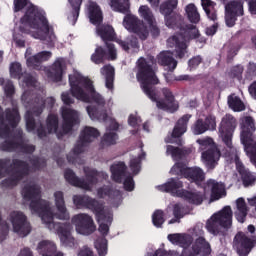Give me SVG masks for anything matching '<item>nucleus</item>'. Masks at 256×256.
I'll return each mask as SVG.
<instances>
[{
  "label": "nucleus",
  "mask_w": 256,
  "mask_h": 256,
  "mask_svg": "<svg viewBox=\"0 0 256 256\" xmlns=\"http://www.w3.org/2000/svg\"><path fill=\"white\" fill-rule=\"evenodd\" d=\"M199 235L200 237H198L195 240V243L192 245V251L194 255H199L202 249L206 251L211 249V245H209V242H207L205 237H203V235H205V232L203 230H199Z\"/></svg>",
  "instance_id": "37998d69"
},
{
  "label": "nucleus",
  "mask_w": 256,
  "mask_h": 256,
  "mask_svg": "<svg viewBox=\"0 0 256 256\" xmlns=\"http://www.w3.org/2000/svg\"><path fill=\"white\" fill-rule=\"evenodd\" d=\"M143 157H145V154H141L138 157L130 160L129 167L134 175H138L139 171H141V159H143Z\"/></svg>",
  "instance_id": "052dcab7"
},
{
  "label": "nucleus",
  "mask_w": 256,
  "mask_h": 256,
  "mask_svg": "<svg viewBox=\"0 0 256 256\" xmlns=\"http://www.w3.org/2000/svg\"><path fill=\"white\" fill-rule=\"evenodd\" d=\"M46 129L49 134L57 133V129H59V116L56 114H49L46 119Z\"/></svg>",
  "instance_id": "3c124183"
},
{
  "label": "nucleus",
  "mask_w": 256,
  "mask_h": 256,
  "mask_svg": "<svg viewBox=\"0 0 256 256\" xmlns=\"http://www.w3.org/2000/svg\"><path fill=\"white\" fill-rule=\"evenodd\" d=\"M189 167L183 162H177L174 164V166L171 168L170 173L171 175H177L178 177H185L187 176V171Z\"/></svg>",
  "instance_id": "5fc2aeb1"
},
{
  "label": "nucleus",
  "mask_w": 256,
  "mask_h": 256,
  "mask_svg": "<svg viewBox=\"0 0 256 256\" xmlns=\"http://www.w3.org/2000/svg\"><path fill=\"white\" fill-rule=\"evenodd\" d=\"M118 45L123 49V51H126L129 53V50L132 49H139V40L135 36H131L128 38L127 41L125 40H117Z\"/></svg>",
  "instance_id": "8fccbe9b"
},
{
  "label": "nucleus",
  "mask_w": 256,
  "mask_h": 256,
  "mask_svg": "<svg viewBox=\"0 0 256 256\" xmlns=\"http://www.w3.org/2000/svg\"><path fill=\"white\" fill-rule=\"evenodd\" d=\"M110 6L113 11L126 15V13H129L131 4L129 3V0H111Z\"/></svg>",
  "instance_id": "de8ad7c7"
},
{
  "label": "nucleus",
  "mask_w": 256,
  "mask_h": 256,
  "mask_svg": "<svg viewBox=\"0 0 256 256\" xmlns=\"http://www.w3.org/2000/svg\"><path fill=\"white\" fill-rule=\"evenodd\" d=\"M203 10L210 21H217V10H215V2L211 0H201Z\"/></svg>",
  "instance_id": "a18cd8bd"
},
{
  "label": "nucleus",
  "mask_w": 256,
  "mask_h": 256,
  "mask_svg": "<svg viewBox=\"0 0 256 256\" xmlns=\"http://www.w3.org/2000/svg\"><path fill=\"white\" fill-rule=\"evenodd\" d=\"M201 159L207 169H215L221 159V151L216 145H212L202 152Z\"/></svg>",
  "instance_id": "412c9836"
},
{
  "label": "nucleus",
  "mask_w": 256,
  "mask_h": 256,
  "mask_svg": "<svg viewBox=\"0 0 256 256\" xmlns=\"http://www.w3.org/2000/svg\"><path fill=\"white\" fill-rule=\"evenodd\" d=\"M70 91L72 97L89 103L92 99L95 105L86 107V111L92 121H107V110H105V98L95 91L93 81L81 75H69ZM90 95V96H89Z\"/></svg>",
  "instance_id": "20e7f679"
},
{
  "label": "nucleus",
  "mask_w": 256,
  "mask_h": 256,
  "mask_svg": "<svg viewBox=\"0 0 256 256\" xmlns=\"http://www.w3.org/2000/svg\"><path fill=\"white\" fill-rule=\"evenodd\" d=\"M117 139H119V135L116 132L105 133L102 137L101 145L103 147H111V145H117Z\"/></svg>",
  "instance_id": "6e6d98bb"
},
{
  "label": "nucleus",
  "mask_w": 256,
  "mask_h": 256,
  "mask_svg": "<svg viewBox=\"0 0 256 256\" xmlns=\"http://www.w3.org/2000/svg\"><path fill=\"white\" fill-rule=\"evenodd\" d=\"M158 65L162 67H168L169 71H175L177 69V60L173 58V55L169 52H161L157 56Z\"/></svg>",
  "instance_id": "f704fd0d"
},
{
  "label": "nucleus",
  "mask_w": 256,
  "mask_h": 256,
  "mask_svg": "<svg viewBox=\"0 0 256 256\" xmlns=\"http://www.w3.org/2000/svg\"><path fill=\"white\" fill-rule=\"evenodd\" d=\"M225 11L243 17L245 15V0H232L225 5Z\"/></svg>",
  "instance_id": "e433bc0d"
},
{
  "label": "nucleus",
  "mask_w": 256,
  "mask_h": 256,
  "mask_svg": "<svg viewBox=\"0 0 256 256\" xmlns=\"http://www.w3.org/2000/svg\"><path fill=\"white\" fill-rule=\"evenodd\" d=\"M256 245V235L249 237L245 232H238L233 239V247L238 256H249Z\"/></svg>",
  "instance_id": "f8f14e48"
},
{
  "label": "nucleus",
  "mask_w": 256,
  "mask_h": 256,
  "mask_svg": "<svg viewBox=\"0 0 256 256\" xmlns=\"http://www.w3.org/2000/svg\"><path fill=\"white\" fill-rule=\"evenodd\" d=\"M155 65V57L151 56L149 59L140 57L137 60L136 79L140 82V87L148 96V99L156 103V107L167 113H176L179 111V102L175 99L173 91L169 88H162V95L164 99H157V87L159 85V78L153 69Z\"/></svg>",
  "instance_id": "f03ea898"
},
{
  "label": "nucleus",
  "mask_w": 256,
  "mask_h": 256,
  "mask_svg": "<svg viewBox=\"0 0 256 256\" xmlns=\"http://www.w3.org/2000/svg\"><path fill=\"white\" fill-rule=\"evenodd\" d=\"M237 129V119L231 114H226L220 123L219 133L224 145L231 153H237V149L233 146V133Z\"/></svg>",
  "instance_id": "9b49d317"
},
{
  "label": "nucleus",
  "mask_w": 256,
  "mask_h": 256,
  "mask_svg": "<svg viewBox=\"0 0 256 256\" xmlns=\"http://www.w3.org/2000/svg\"><path fill=\"white\" fill-rule=\"evenodd\" d=\"M180 199H183L190 205H203V201H205V194L200 191H189L185 189H181L179 192Z\"/></svg>",
  "instance_id": "393cba45"
},
{
  "label": "nucleus",
  "mask_w": 256,
  "mask_h": 256,
  "mask_svg": "<svg viewBox=\"0 0 256 256\" xmlns=\"http://www.w3.org/2000/svg\"><path fill=\"white\" fill-rule=\"evenodd\" d=\"M228 105L232 111H245V104L238 96H229Z\"/></svg>",
  "instance_id": "864d4df0"
},
{
  "label": "nucleus",
  "mask_w": 256,
  "mask_h": 256,
  "mask_svg": "<svg viewBox=\"0 0 256 256\" xmlns=\"http://www.w3.org/2000/svg\"><path fill=\"white\" fill-rule=\"evenodd\" d=\"M37 250L42 256H63V253L57 252V245L49 240H42L39 242Z\"/></svg>",
  "instance_id": "cd10ccee"
},
{
  "label": "nucleus",
  "mask_w": 256,
  "mask_h": 256,
  "mask_svg": "<svg viewBox=\"0 0 256 256\" xmlns=\"http://www.w3.org/2000/svg\"><path fill=\"white\" fill-rule=\"evenodd\" d=\"M100 73L105 77L106 88L112 90L115 83V68L111 65H105L100 69Z\"/></svg>",
  "instance_id": "a19ab883"
},
{
  "label": "nucleus",
  "mask_w": 256,
  "mask_h": 256,
  "mask_svg": "<svg viewBox=\"0 0 256 256\" xmlns=\"http://www.w3.org/2000/svg\"><path fill=\"white\" fill-rule=\"evenodd\" d=\"M185 179L190 183H195L197 187H201V184L205 181V172L200 167H188Z\"/></svg>",
  "instance_id": "c85d7f7f"
},
{
  "label": "nucleus",
  "mask_w": 256,
  "mask_h": 256,
  "mask_svg": "<svg viewBox=\"0 0 256 256\" xmlns=\"http://www.w3.org/2000/svg\"><path fill=\"white\" fill-rule=\"evenodd\" d=\"M217 129V119L213 115H208L204 120L199 118L192 127L194 135H203L207 131H215Z\"/></svg>",
  "instance_id": "aec40b11"
},
{
  "label": "nucleus",
  "mask_w": 256,
  "mask_h": 256,
  "mask_svg": "<svg viewBox=\"0 0 256 256\" xmlns=\"http://www.w3.org/2000/svg\"><path fill=\"white\" fill-rule=\"evenodd\" d=\"M29 161L33 169L36 171H41V169H45V167H47V160L43 158H30Z\"/></svg>",
  "instance_id": "338daca9"
},
{
  "label": "nucleus",
  "mask_w": 256,
  "mask_h": 256,
  "mask_svg": "<svg viewBox=\"0 0 256 256\" xmlns=\"http://www.w3.org/2000/svg\"><path fill=\"white\" fill-rule=\"evenodd\" d=\"M32 29H41L45 35H49L51 26H49V21L39 9L35 5L30 4L24 16L20 19L19 31L20 33L31 35Z\"/></svg>",
  "instance_id": "0eeeda50"
},
{
  "label": "nucleus",
  "mask_w": 256,
  "mask_h": 256,
  "mask_svg": "<svg viewBox=\"0 0 256 256\" xmlns=\"http://www.w3.org/2000/svg\"><path fill=\"white\" fill-rule=\"evenodd\" d=\"M100 135L101 133H99V130L96 128L85 126L80 133L77 144L74 146L72 152L67 155V161L69 163H75L77 157H79V155L83 153L85 147H87V144L91 143L94 139H97Z\"/></svg>",
  "instance_id": "9d476101"
},
{
  "label": "nucleus",
  "mask_w": 256,
  "mask_h": 256,
  "mask_svg": "<svg viewBox=\"0 0 256 256\" xmlns=\"http://www.w3.org/2000/svg\"><path fill=\"white\" fill-rule=\"evenodd\" d=\"M191 210L189 209V206H185L183 204H175L173 207V216L175 219H183L185 215H189Z\"/></svg>",
  "instance_id": "4d7b16f0"
},
{
  "label": "nucleus",
  "mask_w": 256,
  "mask_h": 256,
  "mask_svg": "<svg viewBox=\"0 0 256 256\" xmlns=\"http://www.w3.org/2000/svg\"><path fill=\"white\" fill-rule=\"evenodd\" d=\"M97 223H99L98 231H100L103 237H107L109 235V227H111V223H113V212H112L111 222L107 220H100V221H97Z\"/></svg>",
  "instance_id": "69168bd1"
},
{
  "label": "nucleus",
  "mask_w": 256,
  "mask_h": 256,
  "mask_svg": "<svg viewBox=\"0 0 256 256\" xmlns=\"http://www.w3.org/2000/svg\"><path fill=\"white\" fill-rule=\"evenodd\" d=\"M165 25L168 26L169 29H174V31H180L181 27H183L185 20L183 16L178 13H173L168 16H164Z\"/></svg>",
  "instance_id": "c9c22d12"
},
{
  "label": "nucleus",
  "mask_w": 256,
  "mask_h": 256,
  "mask_svg": "<svg viewBox=\"0 0 256 256\" xmlns=\"http://www.w3.org/2000/svg\"><path fill=\"white\" fill-rule=\"evenodd\" d=\"M8 235H9V224L7 223V221L3 220V217L1 216V211H0V243H2V241H5Z\"/></svg>",
  "instance_id": "e2e57ef3"
},
{
  "label": "nucleus",
  "mask_w": 256,
  "mask_h": 256,
  "mask_svg": "<svg viewBox=\"0 0 256 256\" xmlns=\"http://www.w3.org/2000/svg\"><path fill=\"white\" fill-rule=\"evenodd\" d=\"M234 161L236 171L239 173L244 187H251V185H255L256 177L253 175V173H251V171H249L248 168L245 167L237 154L235 155Z\"/></svg>",
  "instance_id": "4be33fe9"
},
{
  "label": "nucleus",
  "mask_w": 256,
  "mask_h": 256,
  "mask_svg": "<svg viewBox=\"0 0 256 256\" xmlns=\"http://www.w3.org/2000/svg\"><path fill=\"white\" fill-rule=\"evenodd\" d=\"M139 13L144 18V21H146L148 33H150L152 39H157L161 35V29L157 26V21L155 20V16H153L151 8L149 6H140Z\"/></svg>",
  "instance_id": "6ab92c4d"
},
{
  "label": "nucleus",
  "mask_w": 256,
  "mask_h": 256,
  "mask_svg": "<svg viewBox=\"0 0 256 256\" xmlns=\"http://www.w3.org/2000/svg\"><path fill=\"white\" fill-rule=\"evenodd\" d=\"M88 17L92 25H101L103 23V12L97 3L91 2L88 7Z\"/></svg>",
  "instance_id": "473e14b6"
},
{
  "label": "nucleus",
  "mask_w": 256,
  "mask_h": 256,
  "mask_svg": "<svg viewBox=\"0 0 256 256\" xmlns=\"http://www.w3.org/2000/svg\"><path fill=\"white\" fill-rule=\"evenodd\" d=\"M84 175H85V183H87L89 188H82L85 191H91V187L93 185H97L99 183V171L96 169H91V168H84Z\"/></svg>",
  "instance_id": "79ce46f5"
},
{
  "label": "nucleus",
  "mask_w": 256,
  "mask_h": 256,
  "mask_svg": "<svg viewBox=\"0 0 256 256\" xmlns=\"http://www.w3.org/2000/svg\"><path fill=\"white\" fill-rule=\"evenodd\" d=\"M191 117L190 114H185L176 122L171 134L172 139H180L182 135L187 133V125H189Z\"/></svg>",
  "instance_id": "bb28decb"
},
{
  "label": "nucleus",
  "mask_w": 256,
  "mask_h": 256,
  "mask_svg": "<svg viewBox=\"0 0 256 256\" xmlns=\"http://www.w3.org/2000/svg\"><path fill=\"white\" fill-rule=\"evenodd\" d=\"M68 1L72 7L70 19H72L73 22H71V25H76L77 19H79V13L81 11V3H83V0H68Z\"/></svg>",
  "instance_id": "603ef678"
},
{
  "label": "nucleus",
  "mask_w": 256,
  "mask_h": 256,
  "mask_svg": "<svg viewBox=\"0 0 256 256\" xmlns=\"http://www.w3.org/2000/svg\"><path fill=\"white\" fill-rule=\"evenodd\" d=\"M123 26L129 33L138 35L141 41H147V38L149 37V29L147 28V25H145V22H142L136 16L127 14L124 17Z\"/></svg>",
  "instance_id": "4468645a"
},
{
  "label": "nucleus",
  "mask_w": 256,
  "mask_h": 256,
  "mask_svg": "<svg viewBox=\"0 0 256 256\" xmlns=\"http://www.w3.org/2000/svg\"><path fill=\"white\" fill-rule=\"evenodd\" d=\"M92 63L95 65H103L105 61H112L111 57L109 56V52L105 50L102 46H97L94 53L91 55Z\"/></svg>",
  "instance_id": "ea45409f"
},
{
  "label": "nucleus",
  "mask_w": 256,
  "mask_h": 256,
  "mask_svg": "<svg viewBox=\"0 0 256 256\" xmlns=\"http://www.w3.org/2000/svg\"><path fill=\"white\" fill-rule=\"evenodd\" d=\"M65 67V60H63V58H58L47 71V77L52 79L54 83L63 81V73L65 71Z\"/></svg>",
  "instance_id": "b1692460"
},
{
  "label": "nucleus",
  "mask_w": 256,
  "mask_h": 256,
  "mask_svg": "<svg viewBox=\"0 0 256 256\" xmlns=\"http://www.w3.org/2000/svg\"><path fill=\"white\" fill-rule=\"evenodd\" d=\"M71 221L72 225H75L77 233L80 235H92L97 229L93 218L88 214H76L72 217Z\"/></svg>",
  "instance_id": "2eb2a0df"
},
{
  "label": "nucleus",
  "mask_w": 256,
  "mask_h": 256,
  "mask_svg": "<svg viewBox=\"0 0 256 256\" xmlns=\"http://www.w3.org/2000/svg\"><path fill=\"white\" fill-rule=\"evenodd\" d=\"M236 211L234 213L235 218L238 223H243L247 219V215H249V207H247V202H245L244 198H238L236 200Z\"/></svg>",
  "instance_id": "72a5a7b5"
},
{
  "label": "nucleus",
  "mask_w": 256,
  "mask_h": 256,
  "mask_svg": "<svg viewBox=\"0 0 256 256\" xmlns=\"http://www.w3.org/2000/svg\"><path fill=\"white\" fill-rule=\"evenodd\" d=\"M112 181L115 183H123V179L127 175V165L125 162H118L110 166Z\"/></svg>",
  "instance_id": "c756f323"
},
{
  "label": "nucleus",
  "mask_w": 256,
  "mask_h": 256,
  "mask_svg": "<svg viewBox=\"0 0 256 256\" xmlns=\"http://www.w3.org/2000/svg\"><path fill=\"white\" fill-rule=\"evenodd\" d=\"M167 155H171L174 161H181L184 157L189 155V151L183 148L175 147L173 145H168L166 148Z\"/></svg>",
  "instance_id": "c03bdc74"
},
{
  "label": "nucleus",
  "mask_w": 256,
  "mask_h": 256,
  "mask_svg": "<svg viewBox=\"0 0 256 256\" xmlns=\"http://www.w3.org/2000/svg\"><path fill=\"white\" fill-rule=\"evenodd\" d=\"M10 221L12 223L14 233L19 237H27L31 233V224L27 221V216L22 212H11Z\"/></svg>",
  "instance_id": "dca6fc26"
},
{
  "label": "nucleus",
  "mask_w": 256,
  "mask_h": 256,
  "mask_svg": "<svg viewBox=\"0 0 256 256\" xmlns=\"http://www.w3.org/2000/svg\"><path fill=\"white\" fill-rule=\"evenodd\" d=\"M199 37H201V33L197 26L184 23L179 33H176L168 39V43H170V47H175L177 59H183V57L187 55L189 43L194 39H199Z\"/></svg>",
  "instance_id": "423d86ee"
},
{
  "label": "nucleus",
  "mask_w": 256,
  "mask_h": 256,
  "mask_svg": "<svg viewBox=\"0 0 256 256\" xmlns=\"http://www.w3.org/2000/svg\"><path fill=\"white\" fill-rule=\"evenodd\" d=\"M22 102L24 103V107L26 109H30L25 113V121H26V129L29 133L33 132L35 129H37V125H39V122L35 121V112H33V106L31 103L27 100V93H24L22 95ZM40 117V116H37Z\"/></svg>",
  "instance_id": "5701e85b"
},
{
  "label": "nucleus",
  "mask_w": 256,
  "mask_h": 256,
  "mask_svg": "<svg viewBox=\"0 0 256 256\" xmlns=\"http://www.w3.org/2000/svg\"><path fill=\"white\" fill-rule=\"evenodd\" d=\"M159 187L160 191L164 193H171L174 197H181V189H183V181L179 178H170L165 184H162Z\"/></svg>",
  "instance_id": "a878e982"
},
{
  "label": "nucleus",
  "mask_w": 256,
  "mask_h": 256,
  "mask_svg": "<svg viewBox=\"0 0 256 256\" xmlns=\"http://www.w3.org/2000/svg\"><path fill=\"white\" fill-rule=\"evenodd\" d=\"M152 223L154 227H163V223H165V212L163 210H156L152 215Z\"/></svg>",
  "instance_id": "bf43d9fd"
},
{
  "label": "nucleus",
  "mask_w": 256,
  "mask_h": 256,
  "mask_svg": "<svg viewBox=\"0 0 256 256\" xmlns=\"http://www.w3.org/2000/svg\"><path fill=\"white\" fill-rule=\"evenodd\" d=\"M22 197L24 201H30V210L41 217V220L46 224L47 229L55 231L60 238L61 243L65 247H73L75 245V238L71 235V223L55 222L53 219L60 221H69L71 215L67 206L65 205V194L62 191L54 193L55 205L57 213L53 212L51 203L47 200L41 199V188L37 184H26L22 188Z\"/></svg>",
  "instance_id": "f257e3e1"
},
{
  "label": "nucleus",
  "mask_w": 256,
  "mask_h": 256,
  "mask_svg": "<svg viewBox=\"0 0 256 256\" xmlns=\"http://www.w3.org/2000/svg\"><path fill=\"white\" fill-rule=\"evenodd\" d=\"M53 53L50 51H42L34 56L27 58L26 63L28 67H32V69H39L41 67V63L44 61H49V58L52 57Z\"/></svg>",
  "instance_id": "7c9ffc66"
},
{
  "label": "nucleus",
  "mask_w": 256,
  "mask_h": 256,
  "mask_svg": "<svg viewBox=\"0 0 256 256\" xmlns=\"http://www.w3.org/2000/svg\"><path fill=\"white\" fill-rule=\"evenodd\" d=\"M73 203L76 207H85L94 213L96 221H108L111 223L113 220V210L105 208V204L95 198L87 195H74Z\"/></svg>",
  "instance_id": "6e6552de"
},
{
  "label": "nucleus",
  "mask_w": 256,
  "mask_h": 256,
  "mask_svg": "<svg viewBox=\"0 0 256 256\" xmlns=\"http://www.w3.org/2000/svg\"><path fill=\"white\" fill-rule=\"evenodd\" d=\"M97 33L99 37H101L102 41H104L105 47L108 49L110 59L115 61V59H117V49L115 48V44L111 42L117 39L115 29L109 24H100L97 27Z\"/></svg>",
  "instance_id": "ddd939ff"
},
{
  "label": "nucleus",
  "mask_w": 256,
  "mask_h": 256,
  "mask_svg": "<svg viewBox=\"0 0 256 256\" xmlns=\"http://www.w3.org/2000/svg\"><path fill=\"white\" fill-rule=\"evenodd\" d=\"M256 77V63L255 62H249L247 65L246 75L245 78L248 81H253Z\"/></svg>",
  "instance_id": "774afa93"
},
{
  "label": "nucleus",
  "mask_w": 256,
  "mask_h": 256,
  "mask_svg": "<svg viewBox=\"0 0 256 256\" xmlns=\"http://www.w3.org/2000/svg\"><path fill=\"white\" fill-rule=\"evenodd\" d=\"M19 121H21V115L17 107L7 108L5 113L0 107V139H5L0 143V151L13 153L19 149L21 153L31 155L35 153V145L25 144L23 130L16 129L11 132V128L15 129L19 125Z\"/></svg>",
  "instance_id": "7ed1b4c3"
},
{
  "label": "nucleus",
  "mask_w": 256,
  "mask_h": 256,
  "mask_svg": "<svg viewBox=\"0 0 256 256\" xmlns=\"http://www.w3.org/2000/svg\"><path fill=\"white\" fill-rule=\"evenodd\" d=\"M62 119L63 135H68V133L73 131V127H75V125H79V123H81L79 120V113L76 110L67 107L62 108Z\"/></svg>",
  "instance_id": "a211bd4d"
},
{
  "label": "nucleus",
  "mask_w": 256,
  "mask_h": 256,
  "mask_svg": "<svg viewBox=\"0 0 256 256\" xmlns=\"http://www.w3.org/2000/svg\"><path fill=\"white\" fill-rule=\"evenodd\" d=\"M64 179L73 187H79L80 189H89V184L85 182V179L77 177L75 172L70 168L64 171Z\"/></svg>",
  "instance_id": "2f4dec72"
},
{
  "label": "nucleus",
  "mask_w": 256,
  "mask_h": 256,
  "mask_svg": "<svg viewBox=\"0 0 256 256\" xmlns=\"http://www.w3.org/2000/svg\"><path fill=\"white\" fill-rule=\"evenodd\" d=\"M5 158L0 159V179L8 175V178L2 180L1 185L6 189H13L17 187L25 177H27L31 171V166L25 160ZM5 169V173L3 172Z\"/></svg>",
  "instance_id": "39448f33"
},
{
  "label": "nucleus",
  "mask_w": 256,
  "mask_h": 256,
  "mask_svg": "<svg viewBox=\"0 0 256 256\" xmlns=\"http://www.w3.org/2000/svg\"><path fill=\"white\" fill-rule=\"evenodd\" d=\"M177 5H179V1L177 0H167L160 5V13L167 17L169 15H173V11L177 9Z\"/></svg>",
  "instance_id": "09e8293b"
},
{
  "label": "nucleus",
  "mask_w": 256,
  "mask_h": 256,
  "mask_svg": "<svg viewBox=\"0 0 256 256\" xmlns=\"http://www.w3.org/2000/svg\"><path fill=\"white\" fill-rule=\"evenodd\" d=\"M97 195L99 199L110 198L111 201H117L121 199V191L113 189L111 186H103L98 188Z\"/></svg>",
  "instance_id": "58836bf2"
},
{
  "label": "nucleus",
  "mask_w": 256,
  "mask_h": 256,
  "mask_svg": "<svg viewBox=\"0 0 256 256\" xmlns=\"http://www.w3.org/2000/svg\"><path fill=\"white\" fill-rule=\"evenodd\" d=\"M168 241L173 245H180L181 247H190L193 243V237L187 234H169Z\"/></svg>",
  "instance_id": "4c0bfd02"
},
{
  "label": "nucleus",
  "mask_w": 256,
  "mask_h": 256,
  "mask_svg": "<svg viewBox=\"0 0 256 256\" xmlns=\"http://www.w3.org/2000/svg\"><path fill=\"white\" fill-rule=\"evenodd\" d=\"M231 225H233V210L231 206H225L207 220L206 229L212 235H219L221 229H231Z\"/></svg>",
  "instance_id": "1a4fd4ad"
},
{
  "label": "nucleus",
  "mask_w": 256,
  "mask_h": 256,
  "mask_svg": "<svg viewBox=\"0 0 256 256\" xmlns=\"http://www.w3.org/2000/svg\"><path fill=\"white\" fill-rule=\"evenodd\" d=\"M243 71H245L243 65L238 64L233 66L230 70V77H232V79H238V81H241V79H243Z\"/></svg>",
  "instance_id": "0e129e2a"
},
{
  "label": "nucleus",
  "mask_w": 256,
  "mask_h": 256,
  "mask_svg": "<svg viewBox=\"0 0 256 256\" xmlns=\"http://www.w3.org/2000/svg\"><path fill=\"white\" fill-rule=\"evenodd\" d=\"M10 75L13 79H21V77H23V68L21 67V63L14 62L11 64Z\"/></svg>",
  "instance_id": "680f3d73"
},
{
  "label": "nucleus",
  "mask_w": 256,
  "mask_h": 256,
  "mask_svg": "<svg viewBox=\"0 0 256 256\" xmlns=\"http://www.w3.org/2000/svg\"><path fill=\"white\" fill-rule=\"evenodd\" d=\"M185 12L190 23L197 25V23L201 21V15L199 14V11L197 10V6H195V4H188L185 8Z\"/></svg>",
  "instance_id": "49530a36"
},
{
  "label": "nucleus",
  "mask_w": 256,
  "mask_h": 256,
  "mask_svg": "<svg viewBox=\"0 0 256 256\" xmlns=\"http://www.w3.org/2000/svg\"><path fill=\"white\" fill-rule=\"evenodd\" d=\"M223 193H225V188H223V185L219 183H214L211 188V201H219L223 197Z\"/></svg>",
  "instance_id": "13d9d810"
},
{
  "label": "nucleus",
  "mask_w": 256,
  "mask_h": 256,
  "mask_svg": "<svg viewBox=\"0 0 256 256\" xmlns=\"http://www.w3.org/2000/svg\"><path fill=\"white\" fill-rule=\"evenodd\" d=\"M24 93H26L27 101H29L30 105L33 106V113L36 117H41L45 107H47V109H53V107H55V98L53 97L43 99L41 95H36L31 99V97H29V93Z\"/></svg>",
  "instance_id": "f3484780"
}]
</instances>
